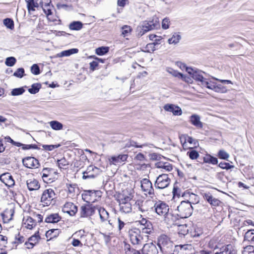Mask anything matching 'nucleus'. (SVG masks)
<instances>
[{"mask_svg":"<svg viewBox=\"0 0 254 254\" xmlns=\"http://www.w3.org/2000/svg\"><path fill=\"white\" fill-rule=\"evenodd\" d=\"M154 203L155 204L153 211L167 224H173L174 222V218L171 213L169 212V205L165 202L159 200L156 197Z\"/></svg>","mask_w":254,"mask_h":254,"instance_id":"1","label":"nucleus"},{"mask_svg":"<svg viewBox=\"0 0 254 254\" xmlns=\"http://www.w3.org/2000/svg\"><path fill=\"white\" fill-rule=\"evenodd\" d=\"M118 201L119 203L120 211L125 213H129L132 211V206L130 201L132 200L133 195L129 193L126 194L125 191L118 196Z\"/></svg>","mask_w":254,"mask_h":254,"instance_id":"2","label":"nucleus"},{"mask_svg":"<svg viewBox=\"0 0 254 254\" xmlns=\"http://www.w3.org/2000/svg\"><path fill=\"white\" fill-rule=\"evenodd\" d=\"M155 199L156 197H151L146 200H137L135 203V206L142 213L147 214L153 211Z\"/></svg>","mask_w":254,"mask_h":254,"instance_id":"3","label":"nucleus"},{"mask_svg":"<svg viewBox=\"0 0 254 254\" xmlns=\"http://www.w3.org/2000/svg\"><path fill=\"white\" fill-rule=\"evenodd\" d=\"M157 245L163 254H173V244L165 235H160L158 239Z\"/></svg>","mask_w":254,"mask_h":254,"instance_id":"4","label":"nucleus"},{"mask_svg":"<svg viewBox=\"0 0 254 254\" xmlns=\"http://www.w3.org/2000/svg\"><path fill=\"white\" fill-rule=\"evenodd\" d=\"M192 209L190 202L183 201L177 207V214L181 218H188L191 215Z\"/></svg>","mask_w":254,"mask_h":254,"instance_id":"5","label":"nucleus"},{"mask_svg":"<svg viewBox=\"0 0 254 254\" xmlns=\"http://www.w3.org/2000/svg\"><path fill=\"white\" fill-rule=\"evenodd\" d=\"M128 236L131 243L135 245H141L143 243L144 236L141 235L140 229L133 228L128 231Z\"/></svg>","mask_w":254,"mask_h":254,"instance_id":"6","label":"nucleus"},{"mask_svg":"<svg viewBox=\"0 0 254 254\" xmlns=\"http://www.w3.org/2000/svg\"><path fill=\"white\" fill-rule=\"evenodd\" d=\"M56 194L54 191L51 189L45 190L42 194L41 201L44 206H49L51 204H54L55 201Z\"/></svg>","mask_w":254,"mask_h":254,"instance_id":"7","label":"nucleus"},{"mask_svg":"<svg viewBox=\"0 0 254 254\" xmlns=\"http://www.w3.org/2000/svg\"><path fill=\"white\" fill-rule=\"evenodd\" d=\"M171 183V179L168 174H162L156 179L154 184L155 187L157 189H164L167 188Z\"/></svg>","mask_w":254,"mask_h":254,"instance_id":"8","label":"nucleus"},{"mask_svg":"<svg viewBox=\"0 0 254 254\" xmlns=\"http://www.w3.org/2000/svg\"><path fill=\"white\" fill-rule=\"evenodd\" d=\"M159 26V22L157 20L154 21H149L147 22H144L142 25L141 27H140V31L139 33V35L140 36L143 35L145 33L155 29Z\"/></svg>","mask_w":254,"mask_h":254,"instance_id":"9","label":"nucleus"},{"mask_svg":"<svg viewBox=\"0 0 254 254\" xmlns=\"http://www.w3.org/2000/svg\"><path fill=\"white\" fill-rule=\"evenodd\" d=\"M140 187L141 190L147 195L154 194V189L152 183L147 179H143L140 181Z\"/></svg>","mask_w":254,"mask_h":254,"instance_id":"10","label":"nucleus"},{"mask_svg":"<svg viewBox=\"0 0 254 254\" xmlns=\"http://www.w3.org/2000/svg\"><path fill=\"white\" fill-rule=\"evenodd\" d=\"M96 207L91 205H82L79 211L81 218L88 217L92 216L94 213Z\"/></svg>","mask_w":254,"mask_h":254,"instance_id":"11","label":"nucleus"},{"mask_svg":"<svg viewBox=\"0 0 254 254\" xmlns=\"http://www.w3.org/2000/svg\"><path fill=\"white\" fill-rule=\"evenodd\" d=\"M23 165L28 168H37L40 166L39 161L33 157H27L23 159Z\"/></svg>","mask_w":254,"mask_h":254,"instance_id":"12","label":"nucleus"},{"mask_svg":"<svg viewBox=\"0 0 254 254\" xmlns=\"http://www.w3.org/2000/svg\"><path fill=\"white\" fill-rule=\"evenodd\" d=\"M187 72L191 75L194 80L200 82L201 84L206 79L202 75V72L196 68H187Z\"/></svg>","mask_w":254,"mask_h":254,"instance_id":"13","label":"nucleus"},{"mask_svg":"<svg viewBox=\"0 0 254 254\" xmlns=\"http://www.w3.org/2000/svg\"><path fill=\"white\" fill-rule=\"evenodd\" d=\"M62 210L64 212L67 213L71 216H73L77 213L78 207L73 203L67 202L64 204Z\"/></svg>","mask_w":254,"mask_h":254,"instance_id":"14","label":"nucleus"},{"mask_svg":"<svg viewBox=\"0 0 254 254\" xmlns=\"http://www.w3.org/2000/svg\"><path fill=\"white\" fill-rule=\"evenodd\" d=\"M98 168L93 166H89L86 170L83 172L82 178L84 180L95 178L98 174Z\"/></svg>","mask_w":254,"mask_h":254,"instance_id":"15","label":"nucleus"},{"mask_svg":"<svg viewBox=\"0 0 254 254\" xmlns=\"http://www.w3.org/2000/svg\"><path fill=\"white\" fill-rule=\"evenodd\" d=\"M142 253L143 254H160L156 245L153 243L144 245Z\"/></svg>","mask_w":254,"mask_h":254,"instance_id":"16","label":"nucleus"},{"mask_svg":"<svg viewBox=\"0 0 254 254\" xmlns=\"http://www.w3.org/2000/svg\"><path fill=\"white\" fill-rule=\"evenodd\" d=\"M27 3V6L28 12L31 13L32 11L36 10L44 2L43 0H25Z\"/></svg>","mask_w":254,"mask_h":254,"instance_id":"17","label":"nucleus"},{"mask_svg":"<svg viewBox=\"0 0 254 254\" xmlns=\"http://www.w3.org/2000/svg\"><path fill=\"white\" fill-rule=\"evenodd\" d=\"M202 85L208 89H212L217 92H222V87L221 84L212 81H208L205 79L202 83Z\"/></svg>","mask_w":254,"mask_h":254,"instance_id":"18","label":"nucleus"},{"mask_svg":"<svg viewBox=\"0 0 254 254\" xmlns=\"http://www.w3.org/2000/svg\"><path fill=\"white\" fill-rule=\"evenodd\" d=\"M46 2L44 4L43 3L41 5L43 10L46 15L48 19H51L50 16L53 13V10L54 9V6L51 3V0H46Z\"/></svg>","mask_w":254,"mask_h":254,"instance_id":"19","label":"nucleus"},{"mask_svg":"<svg viewBox=\"0 0 254 254\" xmlns=\"http://www.w3.org/2000/svg\"><path fill=\"white\" fill-rule=\"evenodd\" d=\"M0 181L6 186L10 187L14 185V181L11 175L8 173H3L0 176Z\"/></svg>","mask_w":254,"mask_h":254,"instance_id":"20","label":"nucleus"},{"mask_svg":"<svg viewBox=\"0 0 254 254\" xmlns=\"http://www.w3.org/2000/svg\"><path fill=\"white\" fill-rule=\"evenodd\" d=\"M36 225L35 220L30 216L24 217L22 221V226L27 229L31 230Z\"/></svg>","mask_w":254,"mask_h":254,"instance_id":"21","label":"nucleus"},{"mask_svg":"<svg viewBox=\"0 0 254 254\" xmlns=\"http://www.w3.org/2000/svg\"><path fill=\"white\" fill-rule=\"evenodd\" d=\"M127 155L126 154H120L118 156H112L109 159V162L111 165H117L122 163L127 160Z\"/></svg>","mask_w":254,"mask_h":254,"instance_id":"22","label":"nucleus"},{"mask_svg":"<svg viewBox=\"0 0 254 254\" xmlns=\"http://www.w3.org/2000/svg\"><path fill=\"white\" fill-rule=\"evenodd\" d=\"M164 109L166 111L172 112L174 115L179 116L182 114L181 109L173 104H166L164 106Z\"/></svg>","mask_w":254,"mask_h":254,"instance_id":"23","label":"nucleus"},{"mask_svg":"<svg viewBox=\"0 0 254 254\" xmlns=\"http://www.w3.org/2000/svg\"><path fill=\"white\" fill-rule=\"evenodd\" d=\"M203 196L204 199L207 200L212 206H218L221 203L219 200L214 197L209 192L204 193Z\"/></svg>","mask_w":254,"mask_h":254,"instance_id":"24","label":"nucleus"},{"mask_svg":"<svg viewBox=\"0 0 254 254\" xmlns=\"http://www.w3.org/2000/svg\"><path fill=\"white\" fill-rule=\"evenodd\" d=\"M190 123L198 128L203 127V123L200 121V117L197 115H192L190 118Z\"/></svg>","mask_w":254,"mask_h":254,"instance_id":"25","label":"nucleus"},{"mask_svg":"<svg viewBox=\"0 0 254 254\" xmlns=\"http://www.w3.org/2000/svg\"><path fill=\"white\" fill-rule=\"evenodd\" d=\"M139 229L141 230V233L145 235L144 237L145 239H148V235L151 234L153 232V226L151 223H148V225L141 227Z\"/></svg>","mask_w":254,"mask_h":254,"instance_id":"26","label":"nucleus"},{"mask_svg":"<svg viewBox=\"0 0 254 254\" xmlns=\"http://www.w3.org/2000/svg\"><path fill=\"white\" fill-rule=\"evenodd\" d=\"M26 184L28 190L30 191L38 190L40 187L38 181L35 179H29L27 180Z\"/></svg>","mask_w":254,"mask_h":254,"instance_id":"27","label":"nucleus"},{"mask_svg":"<svg viewBox=\"0 0 254 254\" xmlns=\"http://www.w3.org/2000/svg\"><path fill=\"white\" fill-rule=\"evenodd\" d=\"M97 209L98 211L101 221L102 222H104L108 220L109 224L111 225L110 221L108 220L109 217V213L104 208L100 207H97Z\"/></svg>","mask_w":254,"mask_h":254,"instance_id":"28","label":"nucleus"},{"mask_svg":"<svg viewBox=\"0 0 254 254\" xmlns=\"http://www.w3.org/2000/svg\"><path fill=\"white\" fill-rule=\"evenodd\" d=\"M155 166L157 168L162 169L168 172L173 169L172 165L168 162H159L155 164Z\"/></svg>","mask_w":254,"mask_h":254,"instance_id":"29","label":"nucleus"},{"mask_svg":"<svg viewBox=\"0 0 254 254\" xmlns=\"http://www.w3.org/2000/svg\"><path fill=\"white\" fill-rule=\"evenodd\" d=\"M78 50L76 48H73L61 52L57 55L58 57H68L72 54H76Z\"/></svg>","mask_w":254,"mask_h":254,"instance_id":"30","label":"nucleus"},{"mask_svg":"<svg viewBox=\"0 0 254 254\" xmlns=\"http://www.w3.org/2000/svg\"><path fill=\"white\" fill-rule=\"evenodd\" d=\"M132 31V28L129 25H125L121 28V36L123 37H127L130 35Z\"/></svg>","mask_w":254,"mask_h":254,"instance_id":"31","label":"nucleus"},{"mask_svg":"<svg viewBox=\"0 0 254 254\" xmlns=\"http://www.w3.org/2000/svg\"><path fill=\"white\" fill-rule=\"evenodd\" d=\"M13 214V209H11L10 210L5 211L2 214V216L4 222H8L9 221L12 220Z\"/></svg>","mask_w":254,"mask_h":254,"instance_id":"32","label":"nucleus"},{"mask_svg":"<svg viewBox=\"0 0 254 254\" xmlns=\"http://www.w3.org/2000/svg\"><path fill=\"white\" fill-rule=\"evenodd\" d=\"M60 216L57 213L52 214L48 216L45 219L47 223H57L60 221Z\"/></svg>","mask_w":254,"mask_h":254,"instance_id":"33","label":"nucleus"},{"mask_svg":"<svg viewBox=\"0 0 254 254\" xmlns=\"http://www.w3.org/2000/svg\"><path fill=\"white\" fill-rule=\"evenodd\" d=\"M51 128L55 130H62L63 128V125L60 122L57 121H52L49 123Z\"/></svg>","mask_w":254,"mask_h":254,"instance_id":"34","label":"nucleus"},{"mask_svg":"<svg viewBox=\"0 0 254 254\" xmlns=\"http://www.w3.org/2000/svg\"><path fill=\"white\" fill-rule=\"evenodd\" d=\"M181 36L178 33H174L171 38L168 40L169 44H176L178 43L181 40Z\"/></svg>","mask_w":254,"mask_h":254,"instance_id":"35","label":"nucleus"},{"mask_svg":"<svg viewBox=\"0 0 254 254\" xmlns=\"http://www.w3.org/2000/svg\"><path fill=\"white\" fill-rule=\"evenodd\" d=\"M82 27L83 24L80 21H73L69 25V29L72 30H79L82 29Z\"/></svg>","mask_w":254,"mask_h":254,"instance_id":"36","label":"nucleus"},{"mask_svg":"<svg viewBox=\"0 0 254 254\" xmlns=\"http://www.w3.org/2000/svg\"><path fill=\"white\" fill-rule=\"evenodd\" d=\"M57 165L61 169H66L68 167V162L64 157L57 160Z\"/></svg>","mask_w":254,"mask_h":254,"instance_id":"37","label":"nucleus"},{"mask_svg":"<svg viewBox=\"0 0 254 254\" xmlns=\"http://www.w3.org/2000/svg\"><path fill=\"white\" fill-rule=\"evenodd\" d=\"M223 254H236V251L232 245L229 244L223 248Z\"/></svg>","mask_w":254,"mask_h":254,"instance_id":"38","label":"nucleus"},{"mask_svg":"<svg viewBox=\"0 0 254 254\" xmlns=\"http://www.w3.org/2000/svg\"><path fill=\"white\" fill-rule=\"evenodd\" d=\"M166 70L169 73L172 74L173 76L175 77H179L181 78H183L184 77V75L178 72L177 70H174L172 68L167 67Z\"/></svg>","mask_w":254,"mask_h":254,"instance_id":"39","label":"nucleus"},{"mask_svg":"<svg viewBox=\"0 0 254 254\" xmlns=\"http://www.w3.org/2000/svg\"><path fill=\"white\" fill-rule=\"evenodd\" d=\"M41 85L39 83H35L32 84L31 86V88L28 89V91L31 94H36L38 93L39 91V89L41 88Z\"/></svg>","mask_w":254,"mask_h":254,"instance_id":"40","label":"nucleus"},{"mask_svg":"<svg viewBox=\"0 0 254 254\" xmlns=\"http://www.w3.org/2000/svg\"><path fill=\"white\" fill-rule=\"evenodd\" d=\"M109 52V48L108 47H101L96 49L95 53L97 55L102 56Z\"/></svg>","mask_w":254,"mask_h":254,"instance_id":"41","label":"nucleus"},{"mask_svg":"<svg viewBox=\"0 0 254 254\" xmlns=\"http://www.w3.org/2000/svg\"><path fill=\"white\" fill-rule=\"evenodd\" d=\"M245 240L254 241V230H249L245 234Z\"/></svg>","mask_w":254,"mask_h":254,"instance_id":"42","label":"nucleus"},{"mask_svg":"<svg viewBox=\"0 0 254 254\" xmlns=\"http://www.w3.org/2000/svg\"><path fill=\"white\" fill-rule=\"evenodd\" d=\"M40 237L39 235V232L35 233L34 235L32 236L28 239V241L31 242V244H33L35 245L39 241Z\"/></svg>","mask_w":254,"mask_h":254,"instance_id":"43","label":"nucleus"},{"mask_svg":"<svg viewBox=\"0 0 254 254\" xmlns=\"http://www.w3.org/2000/svg\"><path fill=\"white\" fill-rule=\"evenodd\" d=\"M16 62V60L14 57H10L6 59L5 64L7 66H12L15 64Z\"/></svg>","mask_w":254,"mask_h":254,"instance_id":"44","label":"nucleus"},{"mask_svg":"<svg viewBox=\"0 0 254 254\" xmlns=\"http://www.w3.org/2000/svg\"><path fill=\"white\" fill-rule=\"evenodd\" d=\"M25 91V90L22 88H17L13 89L11 92V94L12 96H18L22 94Z\"/></svg>","mask_w":254,"mask_h":254,"instance_id":"45","label":"nucleus"},{"mask_svg":"<svg viewBox=\"0 0 254 254\" xmlns=\"http://www.w3.org/2000/svg\"><path fill=\"white\" fill-rule=\"evenodd\" d=\"M3 24L8 28L12 29L14 27L13 21L10 18H6L3 20Z\"/></svg>","mask_w":254,"mask_h":254,"instance_id":"46","label":"nucleus"},{"mask_svg":"<svg viewBox=\"0 0 254 254\" xmlns=\"http://www.w3.org/2000/svg\"><path fill=\"white\" fill-rule=\"evenodd\" d=\"M59 233L58 229H51L46 232L47 237H50V239L56 236L57 234Z\"/></svg>","mask_w":254,"mask_h":254,"instance_id":"47","label":"nucleus"},{"mask_svg":"<svg viewBox=\"0 0 254 254\" xmlns=\"http://www.w3.org/2000/svg\"><path fill=\"white\" fill-rule=\"evenodd\" d=\"M155 50V43H149L147 44L145 47V51L148 53H152Z\"/></svg>","mask_w":254,"mask_h":254,"instance_id":"48","label":"nucleus"},{"mask_svg":"<svg viewBox=\"0 0 254 254\" xmlns=\"http://www.w3.org/2000/svg\"><path fill=\"white\" fill-rule=\"evenodd\" d=\"M24 241V237L22 236H20L19 234H18L15 236V241H14V243L18 245L19 244L23 243Z\"/></svg>","mask_w":254,"mask_h":254,"instance_id":"49","label":"nucleus"},{"mask_svg":"<svg viewBox=\"0 0 254 254\" xmlns=\"http://www.w3.org/2000/svg\"><path fill=\"white\" fill-rule=\"evenodd\" d=\"M187 154L191 159H196L198 158L199 154L198 152L194 150L188 151Z\"/></svg>","mask_w":254,"mask_h":254,"instance_id":"50","label":"nucleus"},{"mask_svg":"<svg viewBox=\"0 0 254 254\" xmlns=\"http://www.w3.org/2000/svg\"><path fill=\"white\" fill-rule=\"evenodd\" d=\"M24 70L23 68H19L13 73V75L17 77L22 78L23 76Z\"/></svg>","mask_w":254,"mask_h":254,"instance_id":"51","label":"nucleus"},{"mask_svg":"<svg viewBox=\"0 0 254 254\" xmlns=\"http://www.w3.org/2000/svg\"><path fill=\"white\" fill-rule=\"evenodd\" d=\"M60 146L58 145H43L42 147L44 149L48 151H52L55 148L59 147Z\"/></svg>","mask_w":254,"mask_h":254,"instance_id":"52","label":"nucleus"},{"mask_svg":"<svg viewBox=\"0 0 254 254\" xmlns=\"http://www.w3.org/2000/svg\"><path fill=\"white\" fill-rule=\"evenodd\" d=\"M31 71L35 75L39 74L40 73L39 67L37 64H34L31 66Z\"/></svg>","mask_w":254,"mask_h":254,"instance_id":"53","label":"nucleus"},{"mask_svg":"<svg viewBox=\"0 0 254 254\" xmlns=\"http://www.w3.org/2000/svg\"><path fill=\"white\" fill-rule=\"evenodd\" d=\"M205 159H206V162L211 163L212 164H216L218 162L217 159L211 156H209Z\"/></svg>","mask_w":254,"mask_h":254,"instance_id":"54","label":"nucleus"},{"mask_svg":"<svg viewBox=\"0 0 254 254\" xmlns=\"http://www.w3.org/2000/svg\"><path fill=\"white\" fill-rule=\"evenodd\" d=\"M169 19L164 18L162 22V28L164 29H168L169 27Z\"/></svg>","mask_w":254,"mask_h":254,"instance_id":"55","label":"nucleus"},{"mask_svg":"<svg viewBox=\"0 0 254 254\" xmlns=\"http://www.w3.org/2000/svg\"><path fill=\"white\" fill-rule=\"evenodd\" d=\"M49 174H46L45 173H42V178L44 182L49 183L52 182L51 179L49 178Z\"/></svg>","mask_w":254,"mask_h":254,"instance_id":"56","label":"nucleus"},{"mask_svg":"<svg viewBox=\"0 0 254 254\" xmlns=\"http://www.w3.org/2000/svg\"><path fill=\"white\" fill-rule=\"evenodd\" d=\"M145 159L144 156L143 154L141 153H138L135 157L134 160L136 161H143Z\"/></svg>","mask_w":254,"mask_h":254,"instance_id":"57","label":"nucleus"},{"mask_svg":"<svg viewBox=\"0 0 254 254\" xmlns=\"http://www.w3.org/2000/svg\"><path fill=\"white\" fill-rule=\"evenodd\" d=\"M190 200L194 201H193V203H197L199 201L198 197L197 195L194 193H191L190 195Z\"/></svg>","mask_w":254,"mask_h":254,"instance_id":"58","label":"nucleus"},{"mask_svg":"<svg viewBox=\"0 0 254 254\" xmlns=\"http://www.w3.org/2000/svg\"><path fill=\"white\" fill-rule=\"evenodd\" d=\"M118 228H119V230L120 231H121L124 228V227L126 224L124 221L121 220L120 218H118Z\"/></svg>","mask_w":254,"mask_h":254,"instance_id":"59","label":"nucleus"},{"mask_svg":"<svg viewBox=\"0 0 254 254\" xmlns=\"http://www.w3.org/2000/svg\"><path fill=\"white\" fill-rule=\"evenodd\" d=\"M176 65L177 66L180 67L181 69L184 70L185 69L187 71V68H191V67H189L186 66V65L182 62H178L176 63Z\"/></svg>","mask_w":254,"mask_h":254,"instance_id":"60","label":"nucleus"},{"mask_svg":"<svg viewBox=\"0 0 254 254\" xmlns=\"http://www.w3.org/2000/svg\"><path fill=\"white\" fill-rule=\"evenodd\" d=\"M139 223L140 224V227H141L146 226V225H148V223H151V222L146 220L145 218H142L139 221Z\"/></svg>","mask_w":254,"mask_h":254,"instance_id":"61","label":"nucleus"},{"mask_svg":"<svg viewBox=\"0 0 254 254\" xmlns=\"http://www.w3.org/2000/svg\"><path fill=\"white\" fill-rule=\"evenodd\" d=\"M98 65V62L96 61H93L90 63V68L91 70L94 71Z\"/></svg>","mask_w":254,"mask_h":254,"instance_id":"62","label":"nucleus"},{"mask_svg":"<svg viewBox=\"0 0 254 254\" xmlns=\"http://www.w3.org/2000/svg\"><path fill=\"white\" fill-rule=\"evenodd\" d=\"M74 247L82 246V244L80 241L77 239H73L71 243Z\"/></svg>","mask_w":254,"mask_h":254,"instance_id":"63","label":"nucleus"},{"mask_svg":"<svg viewBox=\"0 0 254 254\" xmlns=\"http://www.w3.org/2000/svg\"><path fill=\"white\" fill-rule=\"evenodd\" d=\"M34 217L35 218V219H34V220H35L36 222V221H37L38 222L40 223L43 220V216L40 214H35Z\"/></svg>","mask_w":254,"mask_h":254,"instance_id":"64","label":"nucleus"}]
</instances>
